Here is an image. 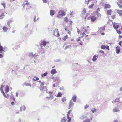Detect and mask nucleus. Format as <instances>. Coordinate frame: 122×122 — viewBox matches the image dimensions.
Wrapping results in <instances>:
<instances>
[{
    "mask_svg": "<svg viewBox=\"0 0 122 122\" xmlns=\"http://www.w3.org/2000/svg\"><path fill=\"white\" fill-rule=\"evenodd\" d=\"M9 89L8 86V85H6L5 90V93L6 94L7 93L9 92Z\"/></svg>",
    "mask_w": 122,
    "mask_h": 122,
    "instance_id": "obj_13",
    "label": "nucleus"
},
{
    "mask_svg": "<svg viewBox=\"0 0 122 122\" xmlns=\"http://www.w3.org/2000/svg\"><path fill=\"white\" fill-rule=\"evenodd\" d=\"M25 8H26V9L27 10H29L31 8V6L30 5H28L27 6L25 5Z\"/></svg>",
    "mask_w": 122,
    "mask_h": 122,
    "instance_id": "obj_23",
    "label": "nucleus"
},
{
    "mask_svg": "<svg viewBox=\"0 0 122 122\" xmlns=\"http://www.w3.org/2000/svg\"><path fill=\"white\" fill-rule=\"evenodd\" d=\"M23 107H20V111H22V110Z\"/></svg>",
    "mask_w": 122,
    "mask_h": 122,
    "instance_id": "obj_63",
    "label": "nucleus"
},
{
    "mask_svg": "<svg viewBox=\"0 0 122 122\" xmlns=\"http://www.w3.org/2000/svg\"><path fill=\"white\" fill-rule=\"evenodd\" d=\"M111 6L109 4H105L104 6V8L105 9H109L111 8Z\"/></svg>",
    "mask_w": 122,
    "mask_h": 122,
    "instance_id": "obj_10",
    "label": "nucleus"
},
{
    "mask_svg": "<svg viewBox=\"0 0 122 122\" xmlns=\"http://www.w3.org/2000/svg\"><path fill=\"white\" fill-rule=\"evenodd\" d=\"M86 10L85 8L83 9L82 11V15H84L86 13Z\"/></svg>",
    "mask_w": 122,
    "mask_h": 122,
    "instance_id": "obj_34",
    "label": "nucleus"
},
{
    "mask_svg": "<svg viewBox=\"0 0 122 122\" xmlns=\"http://www.w3.org/2000/svg\"><path fill=\"white\" fill-rule=\"evenodd\" d=\"M117 4L118 6L121 9L122 8V4H119L118 2H117Z\"/></svg>",
    "mask_w": 122,
    "mask_h": 122,
    "instance_id": "obj_29",
    "label": "nucleus"
},
{
    "mask_svg": "<svg viewBox=\"0 0 122 122\" xmlns=\"http://www.w3.org/2000/svg\"><path fill=\"white\" fill-rule=\"evenodd\" d=\"M23 110L25 111L26 109V107L25 106H23Z\"/></svg>",
    "mask_w": 122,
    "mask_h": 122,
    "instance_id": "obj_60",
    "label": "nucleus"
},
{
    "mask_svg": "<svg viewBox=\"0 0 122 122\" xmlns=\"http://www.w3.org/2000/svg\"><path fill=\"white\" fill-rule=\"evenodd\" d=\"M4 86L5 85H1V86L0 88V90L1 91V92L2 93L4 96L5 98H7L8 97H9L10 95L9 94H7V95H6L4 92L3 88L4 87Z\"/></svg>",
    "mask_w": 122,
    "mask_h": 122,
    "instance_id": "obj_2",
    "label": "nucleus"
},
{
    "mask_svg": "<svg viewBox=\"0 0 122 122\" xmlns=\"http://www.w3.org/2000/svg\"><path fill=\"white\" fill-rule=\"evenodd\" d=\"M117 12L120 16H121L122 15V10H117Z\"/></svg>",
    "mask_w": 122,
    "mask_h": 122,
    "instance_id": "obj_16",
    "label": "nucleus"
},
{
    "mask_svg": "<svg viewBox=\"0 0 122 122\" xmlns=\"http://www.w3.org/2000/svg\"><path fill=\"white\" fill-rule=\"evenodd\" d=\"M117 32L118 34H121V32L120 31V30H118L117 31Z\"/></svg>",
    "mask_w": 122,
    "mask_h": 122,
    "instance_id": "obj_58",
    "label": "nucleus"
},
{
    "mask_svg": "<svg viewBox=\"0 0 122 122\" xmlns=\"http://www.w3.org/2000/svg\"><path fill=\"white\" fill-rule=\"evenodd\" d=\"M91 19V21L93 22H95L97 19V17H95L94 16H93L90 17Z\"/></svg>",
    "mask_w": 122,
    "mask_h": 122,
    "instance_id": "obj_9",
    "label": "nucleus"
},
{
    "mask_svg": "<svg viewBox=\"0 0 122 122\" xmlns=\"http://www.w3.org/2000/svg\"><path fill=\"white\" fill-rule=\"evenodd\" d=\"M62 94L61 93L59 92L57 96V97H61L62 96Z\"/></svg>",
    "mask_w": 122,
    "mask_h": 122,
    "instance_id": "obj_38",
    "label": "nucleus"
},
{
    "mask_svg": "<svg viewBox=\"0 0 122 122\" xmlns=\"http://www.w3.org/2000/svg\"><path fill=\"white\" fill-rule=\"evenodd\" d=\"M77 97L76 95H74L72 97V99L74 102H75L76 100Z\"/></svg>",
    "mask_w": 122,
    "mask_h": 122,
    "instance_id": "obj_22",
    "label": "nucleus"
},
{
    "mask_svg": "<svg viewBox=\"0 0 122 122\" xmlns=\"http://www.w3.org/2000/svg\"><path fill=\"white\" fill-rule=\"evenodd\" d=\"M47 44V42L45 41H42L40 44V46L41 47H43V46L45 47L46 45Z\"/></svg>",
    "mask_w": 122,
    "mask_h": 122,
    "instance_id": "obj_8",
    "label": "nucleus"
},
{
    "mask_svg": "<svg viewBox=\"0 0 122 122\" xmlns=\"http://www.w3.org/2000/svg\"><path fill=\"white\" fill-rule=\"evenodd\" d=\"M3 29L5 32H6L8 30V29L7 27L5 26L3 27Z\"/></svg>",
    "mask_w": 122,
    "mask_h": 122,
    "instance_id": "obj_24",
    "label": "nucleus"
},
{
    "mask_svg": "<svg viewBox=\"0 0 122 122\" xmlns=\"http://www.w3.org/2000/svg\"><path fill=\"white\" fill-rule=\"evenodd\" d=\"M115 15H113L111 16V17L112 19H114L115 18Z\"/></svg>",
    "mask_w": 122,
    "mask_h": 122,
    "instance_id": "obj_48",
    "label": "nucleus"
},
{
    "mask_svg": "<svg viewBox=\"0 0 122 122\" xmlns=\"http://www.w3.org/2000/svg\"><path fill=\"white\" fill-rule=\"evenodd\" d=\"M118 1L120 3H121V4H122V0H118Z\"/></svg>",
    "mask_w": 122,
    "mask_h": 122,
    "instance_id": "obj_56",
    "label": "nucleus"
},
{
    "mask_svg": "<svg viewBox=\"0 0 122 122\" xmlns=\"http://www.w3.org/2000/svg\"><path fill=\"white\" fill-rule=\"evenodd\" d=\"M80 38H81V36H80V37H79L77 40L78 41H80Z\"/></svg>",
    "mask_w": 122,
    "mask_h": 122,
    "instance_id": "obj_59",
    "label": "nucleus"
},
{
    "mask_svg": "<svg viewBox=\"0 0 122 122\" xmlns=\"http://www.w3.org/2000/svg\"><path fill=\"white\" fill-rule=\"evenodd\" d=\"M66 118L65 117H64L62 119L61 121V122H65L66 121Z\"/></svg>",
    "mask_w": 122,
    "mask_h": 122,
    "instance_id": "obj_26",
    "label": "nucleus"
},
{
    "mask_svg": "<svg viewBox=\"0 0 122 122\" xmlns=\"http://www.w3.org/2000/svg\"><path fill=\"white\" fill-rule=\"evenodd\" d=\"M98 56L97 55H94L93 58L92 60L93 61H95L98 57Z\"/></svg>",
    "mask_w": 122,
    "mask_h": 122,
    "instance_id": "obj_17",
    "label": "nucleus"
},
{
    "mask_svg": "<svg viewBox=\"0 0 122 122\" xmlns=\"http://www.w3.org/2000/svg\"><path fill=\"white\" fill-rule=\"evenodd\" d=\"M47 72H46L45 73H44V74H43L41 76L43 77H44L46 76L47 75Z\"/></svg>",
    "mask_w": 122,
    "mask_h": 122,
    "instance_id": "obj_27",
    "label": "nucleus"
},
{
    "mask_svg": "<svg viewBox=\"0 0 122 122\" xmlns=\"http://www.w3.org/2000/svg\"><path fill=\"white\" fill-rule=\"evenodd\" d=\"M43 1V3H47V1L46 0H42Z\"/></svg>",
    "mask_w": 122,
    "mask_h": 122,
    "instance_id": "obj_52",
    "label": "nucleus"
},
{
    "mask_svg": "<svg viewBox=\"0 0 122 122\" xmlns=\"http://www.w3.org/2000/svg\"><path fill=\"white\" fill-rule=\"evenodd\" d=\"M96 13V15L97 17H100L101 16V14H100V13Z\"/></svg>",
    "mask_w": 122,
    "mask_h": 122,
    "instance_id": "obj_28",
    "label": "nucleus"
},
{
    "mask_svg": "<svg viewBox=\"0 0 122 122\" xmlns=\"http://www.w3.org/2000/svg\"><path fill=\"white\" fill-rule=\"evenodd\" d=\"M39 80L38 78L36 77H35L33 78V81H36V80Z\"/></svg>",
    "mask_w": 122,
    "mask_h": 122,
    "instance_id": "obj_33",
    "label": "nucleus"
},
{
    "mask_svg": "<svg viewBox=\"0 0 122 122\" xmlns=\"http://www.w3.org/2000/svg\"><path fill=\"white\" fill-rule=\"evenodd\" d=\"M119 37V38L120 39L122 38V35H119L118 36Z\"/></svg>",
    "mask_w": 122,
    "mask_h": 122,
    "instance_id": "obj_64",
    "label": "nucleus"
},
{
    "mask_svg": "<svg viewBox=\"0 0 122 122\" xmlns=\"http://www.w3.org/2000/svg\"><path fill=\"white\" fill-rule=\"evenodd\" d=\"M112 10L111 9H110L107 11V14L108 15H111L112 13Z\"/></svg>",
    "mask_w": 122,
    "mask_h": 122,
    "instance_id": "obj_19",
    "label": "nucleus"
},
{
    "mask_svg": "<svg viewBox=\"0 0 122 122\" xmlns=\"http://www.w3.org/2000/svg\"><path fill=\"white\" fill-rule=\"evenodd\" d=\"M4 48L1 46V45L0 46V51L1 52H2V51H4Z\"/></svg>",
    "mask_w": 122,
    "mask_h": 122,
    "instance_id": "obj_30",
    "label": "nucleus"
},
{
    "mask_svg": "<svg viewBox=\"0 0 122 122\" xmlns=\"http://www.w3.org/2000/svg\"><path fill=\"white\" fill-rule=\"evenodd\" d=\"M24 85L25 86H29L30 87H31V85L30 84L27 83H24Z\"/></svg>",
    "mask_w": 122,
    "mask_h": 122,
    "instance_id": "obj_31",
    "label": "nucleus"
},
{
    "mask_svg": "<svg viewBox=\"0 0 122 122\" xmlns=\"http://www.w3.org/2000/svg\"><path fill=\"white\" fill-rule=\"evenodd\" d=\"M115 50L116 53L117 54H118L119 53L120 51V48L118 46L116 48Z\"/></svg>",
    "mask_w": 122,
    "mask_h": 122,
    "instance_id": "obj_11",
    "label": "nucleus"
},
{
    "mask_svg": "<svg viewBox=\"0 0 122 122\" xmlns=\"http://www.w3.org/2000/svg\"><path fill=\"white\" fill-rule=\"evenodd\" d=\"M64 20L65 22H67L68 21V19L67 17H66L64 19Z\"/></svg>",
    "mask_w": 122,
    "mask_h": 122,
    "instance_id": "obj_40",
    "label": "nucleus"
},
{
    "mask_svg": "<svg viewBox=\"0 0 122 122\" xmlns=\"http://www.w3.org/2000/svg\"><path fill=\"white\" fill-rule=\"evenodd\" d=\"M55 14L54 11L53 10H51L50 11V15L51 16H53Z\"/></svg>",
    "mask_w": 122,
    "mask_h": 122,
    "instance_id": "obj_20",
    "label": "nucleus"
},
{
    "mask_svg": "<svg viewBox=\"0 0 122 122\" xmlns=\"http://www.w3.org/2000/svg\"><path fill=\"white\" fill-rule=\"evenodd\" d=\"M4 15V14L3 13L2 14V15L0 16V19H2L3 18V17H2L4 16V15Z\"/></svg>",
    "mask_w": 122,
    "mask_h": 122,
    "instance_id": "obj_51",
    "label": "nucleus"
},
{
    "mask_svg": "<svg viewBox=\"0 0 122 122\" xmlns=\"http://www.w3.org/2000/svg\"><path fill=\"white\" fill-rule=\"evenodd\" d=\"M66 100V99L65 97L63 98L62 99V101L63 102H64Z\"/></svg>",
    "mask_w": 122,
    "mask_h": 122,
    "instance_id": "obj_46",
    "label": "nucleus"
},
{
    "mask_svg": "<svg viewBox=\"0 0 122 122\" xmlns=\"http://www.w3.org/2000/svg\"><path fill=\"white\" fill-rule=\"evenodd\" d=\"M99 52L101 53H104V51H103L100 50L99 51Z\"/></svg>",
    "mask_w": 122,
    "mask_h": 122,
    "instance_id": "obj_57",
    "label": "nucleus"
},
{
    "mask_svg": "<svg viewBox=\"0 0 122 122\" xmlns=\"http://www.w3.org/2000/svg\"><path fill=\"white\" fill-rule=\"evenodd\" d=\"M88 15V14H86V15L85 17L84 16H83V15H82V18L85 19H87L88 20L89 19V17H87V16Z\"/></svg>",
    "mask_w": 122,
    "mask_h": 122,
    "instance_id": "obj_25",
    "label": "nucleus"
},
{
    "mask_svg": "<svg viewBox=\"0 0 122 122\" xmlns=\"http://www.w3.org/2000/svg\"><path fill=\"white\" fill-rule=\"evenodd\" d=\"M119 99V98H116L114 102H119L120 101Z\"/></svg>",
    "mask_w": 122,
    "mask_h": 122,
    "instance_id": "obj_42",
    "label": "nucleus"
},
{
    "mask_svg": "<svg viewBox=\"0 0 122 122\" xmlns=\"http://www.w3.org/2000/svg\"><path fill=\"white\" fill-rule=\"evenodd\" d=\"M83 122H90V119H87L84 120Z\"/></svg>",
    "mask_w": 122,
    "mask_h": 122,
    "instance_id": "obj_37",
    "label": "nucleus"
},
{
    "mask_svg": "<svg viewBox=\"0 0 122 122\" xmlns=\"http://www.w3.org/2000/svg\"><path fill=\"white\" fill-rule=\"evenodd\" d=\"M69 46H65V45H64L63 46V47L65 49H66L67 48H68L69 47Z\"/></svg>",
    "mask_w": 122,
    "mask_h": 122,
    "instance_id": "obj_41",
    "label": "nucleus"
},
{
    "mask_svg": "<svg viewBox=\"0 0 122 122\" xmlns=\"http://www.w3.org/2000/svg\"><path fill=\"white\" fill-rule=\"evenodd\" d=\"M71 28L70 26H67L65 28V30L67 32V34L69 35H71Z\"/></svg>",
    "mask_w": 122,
    "mask_h": 122,
    "instance_id": "obj_3",
    "label": "nucleus"
},
{
    "mask_svg": "<svg viewBox=\"0 0 122 122\" xmlns=\"http://www.w3.org/2000/svg\"><path fill=\"white\" fill-rule=\"evenodd\" d=\"M113 111L114 112H117L118 111V110L117 107H115L113 110Z\"/></svg>",
    "mask_w": 122,
    "mask_h": 122,
    "instance_id": "obj_36",
    "label": "nucleus"
},
{
    "mask_svg": "<svg viewBox=\"0 0 122 122\" xmlns=\"http://www.w3.org/2000/svg\"><path fill=\"white\" fill-rule=\"evenodd\" d=\"M69 114H67V118L68 119L70 118V117L69 116Z\"/></svg>",
    "mask_w": 122,
    "mask_h": 122,
    "instance_id": "obj_61",
    "label": "nucleus"
},
{
    "mask_svg": "<svg viewBox=\"0 0 122 122\" xmlns=\"http://www.w3.org/2000/svg\"><path fill=\"white\" fill-rule=\"evenodd\" d=\"M106 48V46L104 45H102L101 46V48L103 49H104Z\"/></svg>",
    "mask_w": 122,
    "mask_h": 122,
    "instance_id": "obj_35",
    "label": "nucleus"
},
{
    "mask_svg": "<svg viewBox=\"0 0 122 122\" xmlns=\"http://www.w3.org/2000/svg\"><path fill=\"white\" fill-rule=\"evenodd\" d=\"M53 35L56 37H58L60 35L58 29H55L53 33Z\"/></svg>",
    "mask_w": 122,
    "mask_h": 122,
    "instance_id": "obj_4",
    "label": "nucleus"
},
{
    "mask_svg": "<svg viewBox=\"0 0 122 122\" xmlns=\"http://www.w3.org/2000/svg\"><path fill=\"white\" fill-rule=\"evenodd\" d=\"M47 88L45 86H41L40 90L42 91H45L47 90Z\"/></svg>",
    "mask_w": 122,
    "mask_h": 122,
    "instance_id": "obj_15",
    "label": "nucleus"
},
{
    "mask_svg": "<svg viewBox=\"0 0 122 122\" xmlns=\"http://www.w3.org/2000/svg\"><path fill=\"white\" fill-rule=\"evenodd\" d=\"M105 30V27L104 26L103 27H101L100 28L99 30L100 33H101V34L102 35H104V33H102V31H104Z\"/></svg>",
    "mask_w": 122,
    "mask_h": 122,
    "instance_id": "obj_6",
    "label": "nucleus"
},
{
    "mask_svg": "<svg viewBox=\"0 0 122 122\" xmlns=\"http://www.w3.org/2000/svg\"><path fill=\"white\" fill-rule=\"evenodd\" d=\"M92 112L93 113L95 112H96V110L95 108H93L92 109Z\"/></svg>",
    "mask_w": 122,
    "mask_h": 122,
    "instance_id": "obj_45",
    "label": "nucleus"
},
{
    "mask_svg": "<svg viewBox=\"0 0 122 122\" xmlns=\"http://www.w3.org/2000/svg\"><path fill=\"white\" fill-rule=\"evenodd\" d=\"M74 103L72 102L71 100L70 101V103L68 107V109H70L74 105Z\"/></svg>",
    "mask_w": 122,
    "mask_h": 122,
    "instance_id": "obj_12",
    "label": "nucleus"
},
{
    "mask_svg": "<svg viewBox=\"0 0 122 122\" xmlns=\"http://www.w3.org/2000/svg\"><path fill=\"white\" fill-rule=\"evenodd\" d=\"M113 27L115 29H118L119 27V25H117L115 23L113 24Z\"/></svg>",
    "mask_w": 122,
    "mask_h": 122,
    "instance_id": "obj_18",
    "label": "nucleus"
},
{
    "mask_svg": "<svg viewBox=\"0 0 122 122\" xmlns=\"http://www.w3.org/2000/svg\"><path fill=\"white\" fill-rule=\"evenodd\" d=\"M68 36L67 35H66L63 38V40L64 41H65L66 39L68 38Z\"/></svg>",
    "mask_w": 122,
    "mask_h": 122,
    "instance_id": "obj_32",
    "label": "nucleus"
},
{
    "mask_svg": "<svg viewBox=\"0 0 122 122\" xmlns=\"http://www.w3.org/2000/svg\"><path fill=\"white\" fill-rule=\"evenodd\" d=\"M53 92H49L48 93L49 94V96H48L46 97V98H51L52 99L53 97V96L52 95Z\"/></svg>",
    "mask_w": 122,
    "mask_h": 122,
    "instance_id": "obj_7",
    "label": "nucleus"
},
{
    "mask_svg": "<svg viewBox=\"0 0 122 122\" xmlns=\"http://www.w3.org/2000/svg\"><path fill=\"white\" fill-rule=\"evenodd\" d=\"M89 107V106L88 105H86L84 106V109H86L88 108Z\"/></svg>",
    "mask_w": 122,
    "mask_h": 122,
    "instance_id": "obj_47",
    "label": "nucleus"
},
{
    "mask_svg": "<svg viewBox=\"0 0 122 122\" xmlns=\"http://www.w3.org/2000/svg\"><path fill=\"white\" fill-rule=\"evenodd\" d=\"M1 5H2L3 6L4 8H5V3H2L1 4Z\"/></svg>",
    "mask_w": 122,
    "mask_h": 122,
    "instance_id": "obj_49",
    "label": "nucleus"
},
{
    "mask_svg": "<svg viewBox=\"0 0 122 122\" xmlns=\"http://www.w3.org/2000/svg\"><path fill=\"white\" fill-rule=\"evenodd\" d=\"M12 22V21L11 20H10L8 22L7 24L9 27H10V24Z\"/></svg>",
    "mask_w": 122,
    "mask_h": 122,
    "instance_id": "obj_39",
    "label": "nucleus"
},
{
    "mask_svg": "<svg viewBox=\"0 0 122 122\" xmlns=\"http://www.w3.org/2000/svg\"><path fill=\"white\" fill-rule=\"evenodd\" d=\"M51 72L52 74H53L55 73H57L56 71L54 69H52L51 71Z\"/></svg>",
    "mask_w": 122,
    "mask_h": 122,
    "instance_id": "obj_21",
    "label": "nucleus"
},
{
    "mask_svg": "<svg viewBox=\"0 0 122 122\" xmlns=\"http://www.w3.org/2000/svg\"><path fill=\"white\" fill-rule=\"evenodd\" d=\"M106 48L107 49H108V50H109V47L108 46H106Z\"/></svg>",
    "mask_w": 122,
    "mask_h": 122,
    "instance_id": "obj_54",
    "label": "nucleus"
},
{
    "mask_svg": "<svg viewBox=\"0 0 122 122\" xmlns=\"http://www.w3.org/2000/svg\"><path fill=\"white\" fill-rule=\"evenodd\" d=\"M84 29V28L83 27L82 28L83 29L81 31H80L79 29H77V32L78 34L79 35L80 34V36H81V37L82 38L85 36V38H86V37L88 36V35H86V34L87 33L88 31L86 29H84V31H83V30Z\"/></svg>",
    "mask_w": 122,
    "mask_h": 122,
    "instance_id": "obj_1",
    "label": "nucleus"
},
{
    "mask_svg": "<svg viewBox=\"0 0 122 122\" xmlns=\"http://www.w3.org/2000/svg\"><path fill=\"white\" fill-rule=\"evenodd\" d=\"M94 5V4L93 3L89 7V9H91L92 8L93 6Z\"/></svg>",
    "mask_w": 122,
    "mask_h": 122,
    "instance_id": "obj_44",
    "label": "nucleus"
},
{
    "mask_svg": "<svg viewBox=\"0 0 122 122\" xmlns=\"http://www.w3.org/2000/svg\"><path fill=\"white\" fill-rule=\"evenodd\" d=\"M41 85L40 86L41 87V86H43V85H44V83L43 82H41V83L40 84Z\"/></svg>",
    "mask_w": 122,
    "mask_h": 122,
    "instance_id": "obj_53",
    "label": "nucleus"
},
{
    "mask_svg": "<svg viewBox=\"0 0 122 122\" xmlns=\"http://www.w3.org/2000/svg\"><path fill=\"white\" fill-rule=\"evenodd\" d=\"M72 110H69L68 112L67 113L68 114H70V113L71 112Z\"/></svg>",
    "mask_w": 122,
    "mask_h": 122,
    "instance_id": "obj_55",
    "label": "nucleus"
},
{
    "mask_svg": "<svg viewBox=\"0 0 122 122\" xmlns=\"http://www.w3.org/2000/svg\"><path fill=\"white\" fill-rule=\"evenodd\" d=\"M29 3L28 2V1H26L24 2V3L23 5V7L25 9V5L27 6L29 5Z\"/></svg>",
    "mask_w": 122,
    "mask_h": 122,
    "instance_id": "obj_14",
    "label": "nucleus"
},
{
    "mask_svg": "<svg viewBox=\"0 0 122 122\" xmlns=\"http://www.w3.org/2000/svg\"><path fill=\"white\" fill-rule=\"evenodd\" d=\"M121 44H122V41H120L118 43L121 46Z\"/></svg>",
    "mask_w": 122,
    "mask_h": 122,
    "instance_id": "obj_62",
    "label": "nucleus"
},
{
    "mask_svg": "<svg viewBox=\"0 0 122 122\" xmlns=\"http://www.w3.org/2000/svg\"><path fill=\"white\" fill-rule=\"evenodd\" d=\"M58 14L60 16L62 17L65 15V13L64 11L61 10L59 12Z\"/></svg>",
    "mask_w": 122,
    "mask_h": 122,
    "instance_id": "obj_5",
    "label": "nucleus"
},
{
    "mask_svg": "<svg viewBox=\"0 0 122 122\" xmlns=\"http://www.w3.org/2000/svg\"><path fill=\"white\" fill-rule=\"evenodd\" d=\"M100 9L99 8H97V9L96 11V13H99L98 12H99L100 11Z\"/></svg>",
    "mask_w": 122,
    "mask_h": 122,
    "instance_id": "obj_50",
    "label": "nucleus"
},
{
    "mask_svg": "<svg viewBox=\"0 0 122 122\" xmlns=\"http://www.w3.org/2000/svg\"><path fill=\"white\" fill-rule=\"evenodd\" d=\"M86 117V116L84 115H82L81 117L80 118L81 119H83V118Z\"/></svg>",
    "mask_w": 122,
    "mask_h": 122,
    "instance_id": "obj_43",
    "label": "nucleus"
}]
</instances>
